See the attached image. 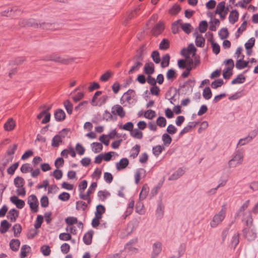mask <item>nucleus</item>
Wrapping results in <instances>:
<instances>
[{"instance_id":"nucleus-1","label":"nucleus","mask_w":258,"mask_h":258,"mask_svg":"<svg viewBox=\"0 0 258 258\" xmlns=\"http://www.w3.org/2000/svg\"><path fill=\"white\" fill-rule=\"evenodd\" d=\"M243 152L242 150H237L232 156V158L228 161L229 168H234L241 165L243 161Z\"/></svg>"},{"instance_id":"nucleus-2","label":"nucleus","mask_w":258,"mask_h":258,"mask_svg":"<svg viewBox=\"0 0 258 258\" xmlns=\"http://www.w3.org/2000/svg\"><path fill=\"white\" fill-rule=\"evenodd\" d=\"M41 59L45 61L51 60L55 62H61L64 64H68L70 62L73 61L72 59L63 58L56 54L47 55L42 57Z\"/></svg>"},{"instance_id":"nucleus-3","label":"nucleus","mask_w":258,"mask_h":258,"mask_svg":"<svg viewBox=\"0 0 258 258\" xmlns=\"http://www.w3.org/2000/svg\"><path fill=\"white\" fill-rule=\"evenodd\" d=\"M132 60L134 62V64L131 67L128 72V77L126 81H133V76H131V75L138 71L143 66L142 60L136 59L134 58H132Z\"/></svg>"},{"instance_id":"nucleus-4","label":"nucleus","mask_w":258,"mask_h":258,"mask_svg":"<svg viewBox=\"0 0 258 258\" xmlns=\"http://www.w3.org/2000/svg\"><path fill=\"white\" fill-rule=\"evenodd\" d=\"M28 204L29 205L30 208L33 212L36 213L38 212L39 203L35 195H31L28 197Z\"/></svg>"},{"instance_id":"nucleus-5","label":"nucleus","mask_w":258,"mask_h":258,"mask_svg":"<svg viewBox=\"0 0 258 258\" xmlns=\"http://www.w3.org/2000/svg\"><path fill=\"white\" fill-rule=\"evenodd\" d=\"M67 128H63L59 133V135H55L52 140L51 146L54 147H57L59 144L62 143V137L64 138L66 135L64 134L65 132H68Z\"/></svg>"},{"instance_id":"nucleus-6","label":"nucleus","mask_w":258,"mask_h":258,"mask_svg":"<svg viewBox=\"0 0 258 258\" xmlns=\"http://www.w3.org/2000/svg\"><path fill=\"white\" fill-rule=\"evenodd\" d=\"M225 216V212L223 210H221L219 213L214 216L212 221L210 223L211 226L212 227H216L224 220Z\"/></svg>"},{"instance_id":"nucleus-7","label":"nucleus","mask_w":258,"mask_h":258,"mask_svg":"<svg viewBox=\"0 0 258 258\" xmlns=\"http://www.w3.org/2000/svg\"><path fill=\"white\" fill-rule=\"evenodd\" d=\"M147 49L146 44H144L142 45L136 51V54L133 58L139 60H143L144 56L146 54V50Z\"/></svg>"},{"instance_id":"nucleus-8","label":"nucleus","mask_w":258,"mask_h":258,"mask_svg":"<svg viewBox=\"0 0 258 258\" xmlns=\"http://www.w3.org/2000/svg\"><path fill=\"white\" fill-rule=\"evenodd\" d=\"M135 92L133 90H128L124 93L122 97V99L127 102L129 104L135 103Z\"/></svg>"},{"instance_id":"nucleus-9","label":"nucleus","mask_w":258,"mask_h":258,"mask_svg":"<svg viewBox=\"0 0 258 258\" xmlns=\"http://www.w3.org/2000/svg\"><path fill=\"white\" fill-rule=\"evenodd\" d=\"M258 134V128L256 130H254L251 132H250L248 134V135L244 138L240 139L237 145V146L240 145V146H243L246 144L245 142H243V141L247 140V142H250L252 140V139L256 136V135Z\"/></svg>"},{"instance_id":"nucleus-10","label":"nucleus","mask_w":258,"mask_h":258,"mask_svg":"<svg viewBox=\"0 0 258 258\" xmlns=\"http://www.w3.org/2000/svg\"><path fill=\"white\" fill-rule=\"evenodd\" d=\"M97 186V183L96 182H93L91 183V185L88 189L86 194H80V197L82 200H87L90 195L94 192L95 188Z\"/></svg>"},{"instance_id":"nucleus-11","label":"nucleus","mask_w":258,"mask_h":258,"mask_svg":"<svg viewBox=\"0 0 258 258\" xmlns=\"http://www.w3.org/2000/svg\"><path fill=\"white\" fill-rule=\"evenodd\" d=\"M162 251V244L160 242H156L153 245V251L151 258H156Z\"/></svg>"},{"instance_id":"nucleus-12","label":"nucleus","mask_w":258,"mask_h":258,"mask_svg":"<svg viewBox=\"0 0 258 258\" xmlns=\"http://www.w3.org/2000/svg\"><path fill=\"white\" fill-rule=\"evenodd\" d=\"M111 112L114 115L117 114L121 118L124 117L125 115V112L123 110V108L119 105H114L112 108Z\"/></svg>"},{"instance_id":"nucleus-13","label":"nucleus","mask_w":258,"mask_h":258,"mask_svg":"<svg viewBox=\"0 0 258 258\" xmlns=\"http://www.w3.org/2000/svg\"><path fill=\"white\" fill-rule=\"evenodd\" d=\"M19 216V211L15 209L10 210L7 215V218L11 222H16Z\"/></svg>"},{"instance_id":"nucleus-14","label":"nucleus","mask_w":258,"mask_h":258,"mask_svg":"<svg viewBox=\"0 0 258 258\" xmlns=\"http://www.w3.org/2000/svg\"><path fill=\"white\" fill-rule=\"evenodd\" d=\"M11 202L15 204L16 206L20 209L23 208L25 206V202L21 199H19L17 196H14L10 198Z\"/></svg>"},{"instance_id":"nucleus-15","label":"nucleus","mask_w":258,"mask_h":258,"mask_svg":"<svg viewBox=\"0 0 258 258\" xmlns=\"http://www.w3.org/2000/svg\"><path fill=\"white\" fill-rule=\"evenodd\" d=\"M155 72V67L153 62H146L144 67V72L146 75H152Z\"/></svg>"},{"instance_id":"nucleus-16","label":"nucleus","mask_w":258,"mask_h":258,"mask_svg":"<svg viewBox=\"0 0 258 258\" xmlns=\"http://www.w3.org/2000/svg\"><path fill=\"white\" fill-rule=\"evenodd\" d=\"M187 59V68L181 74V77L183 78H187L189 76V73L192 70L191 65L193 64V60L190 57Z\"/></svg>"},{"instance_id":"nucleus-17","label":"nucleus","mask_w":258,"mask_h":258,"mask_svg":"<svg viewBox=\"0 0 258 258\" xmlns=\"http://www.w3.org/2000/svg\"><path fill=\"white\" fill-rule=\"evenodd\" d=\"M129 161L126 158H123L116 163V168L117 170H120L125 168L128 165Z\"/></svg>"},{"instance_id":"nucleus-18","label":"nucleus","mask_w":258,"mask_h":258,"mask_svg":"<svg viewBox=\"0 0 258 258\" xmlns=\"http://www.w3.org/2000/svg\"><path fill=\"white\" fill-rule=\"evenodd\" d=\"M185 172L183 168H179L176 171L173 173L169 178L170 180H176L181 176Z\"/></svg>"},{"instance_id":"nucleus-19","label":"nucleus","mask_w":258,"mask_h":258,"mask_svg":"<svg viewBox=\"0 0 258 258\" xmlns=\"http://www.w3.org/2000/svg\"><path fill=\"white\" fill-rule=\"evenodd\" d=\"M55 119L57 121H61L66 118V113L61 109H57L54 113Z\"/></svg>"},{"instance_id":"nucleus-20","label":"nucleus","mask_w":258,"mask_h":258,"mask_svg":"<svg viewBox=\"0 0 258 258\" xmlns=\"http://www.w3.org/2000/svg\"><path fill=\"white\" fill-rule=\"evenodd\" d=\"M164 207L162 204V200H160L158 204L157 208L156 210V215L157 218L160 219L162 218L164 214Z\"/></svg>"},{"instance_id":"nucleus-21","label":"nucleus","mask_w":258,"mask_h":258,"mask_svg":"<svg viewBox=\"0 0 258 258\" xmlns=\"http://www.w3.org/2000/svg\"><path fill=\"white\" fill-rule=\"evenodd\" d=\"M15 121L12 118H10L4 124V127L7 131H11L15 127Z\"/></svg>"},{"instance_id":"nucleus-22","label":"nucleus","mask_w":258,"mask_h":258,"mask_svg":"<svg viewBox=\"0 0 258 258\" xmlns=\"http://www.w3.org/2000/svg\"><path fill=\"white\" fill-rule=\"evenodd\" d=\"M198 124V122H189V124L185 126L180 132L179 137H181L183 134L189 132L192 128L195 127Z\"/></svg>"},{"instance_id":"nucleus-23","label":"nucleus","mask_w":258,"mask_h":258,"mask_svg":"<svg viewBox=\"0 0 258 258\" xmlns=\"http://www.w3.org/2000/svg\"><path fill=\"white\" fill-rule=\"evenodd\" d=\"M239 13L236 10H232L229 16V22L234 24L238 20Z\"/></svg>"},{"instance_id":"nucleus-24","label":"nucleus","mask_w":258,"mask_h":258,"mask_svg":"<svg viewBox=\"0 0 258 258\" xmlns=\"http://www.w3.org/2000/svg\"><path fill=\"white\" fill-rule=\"evenodd\" d=\"M150 84L152 87L150 89L151 93L152 95H158L160 91V89L158 87L156 86V84L158 83L159 84H162L163 82H148Z\"/></svg>"},{"instance_id":"nucleus-25","label":"nucleus","mask_w":258,"mask_h":258,"mask_svg":"<svg viewBox=\"0 0 258 258\" xmlns=\"http://www.w3.org/2000/svg\"><path fill=\"white\" fill-rule=\"evenodd\" d=\"M164 29V27L163 23L159 22L153 28V33L154 35H158L161 33Z\"/></svg>"},{"instance_id":"nucleus-26","label":"nucleus","mask_w":258,"mask_h":258,"mask_svg":"<svg viewBox=\"0 0 258 258\" xmlns=\"http://www.w3.org/2000/svg\"><path fill=\"white\" fill-rule=\"evenodd\" d=\"M244 55H242V58H240V59L237 60L235 66L237 69L241 70L247 67L248 61L244 60Z\"/></svg>"},{"instance_id":"nucleus-27","label":"nucleus","mask_w":258,"mask_h":258,"mask_svg":"<svg viewBox=\"0 0 258 258\" xmlns=\"http://www.w3.org/2000/svg\"><path fill=\"white\" fill-rule=\"evenodd\" d=\"M20 245V241L18 239H13L10 241V248L14 251H17L19 250Z\"/></svg>"},{"instance_id":"nucleus-28","label":"nucleus","mask_w":258,"mask_h":258,"mask_svg":"<svg viewBox=\"0 0 258 258\" xmlns=\"http://www.w3.org/2000/svg\"><path fill=\"white\" fill-rule=\"evenodd\" d=\"M11 226V224L6 220H3L1 223L0 232L2 234L5 233L8 231Z\"/></svg>"},{"instance_id":"nucleus-29","label":"nucleus","mask_w":258,"mask_h":258,"mask_svg":"<svg viewBox=\"0 0 258 258\" xmlns=\"http://www.w3.org/2000/svg\"><path fill=\"white\" fill-rule=\"evenodd\" d=\"M93 234V231H89L84 235L83 241L86 245H90L92 243Z\"/></svg>"},{"instance_id":"nucleus-30","label":"nucleus","mask_w":258,"mask_h":258,"mask_svg":"<svg viewBox=\"0 0 258 258\" xmlns=\"http://www.w3.org/2000/svg\"><path fill=\"white\" fill-rule=\"evenodd\" d=\"M24 24L28 27H33L34 28H39V23H38L36 20L33 19L25 20L24 21Z\"/></svg>"},{"instance_id":"nucleus-31","label":"nucleus","mask_w":258,"mask_h":258,"mask_svg":"<svg viewBox=\"0 0 258 258\" xmlns=\"http://www.w3.org/2000/svg\"><path fill=\"white\" fill-rule=\"evenodd\" d=\"M170 56L168 53L164 55L162 57L161 67L163 68L168 67L170 62Z\"/></svg>"},{"instance_id":"nucleus-32","label":"nucleus","mask_w":258,"mask_h":258,"mask_svg":"<svg viewBox=\"0 0 258 258\" xmlns=\"http://www.w3.org/2000/svg\"><path fill=\"white\" fill-rule=\"evenodd\" d=\"M181 11V7L179 5L175 4L169 10L168 13L171 15H176Z\"/></svg>"},{"instance_id":"nucleus-33","label":"nucleus","mask_w":258,"mask_h":258,"mask_svg":"<svg viewBox=\"0 0 258 258\" xmlns=\"http://www.w3.org/2000/svg\"><path fill=\"white\" fill-rule=\"evenodd\" d=\"M105 212V208L102 205H98L96 206L95 215L102 218V215Z\"/></svg>"},{"instance_id":"nucleus-34","label":"nucleus","mask_w":258,"mask_h":258,"mask_svg":"<svg viewBox=\"0 0 258 258\" xmlns=\"http://www.w3.org/2000/svg\"><path fill=\"white\" fill-rule=\"evenodd\" d=\"M14 185L17 188L24 186L25 184V180L23 178L20 176H17L14 181Z\"/></svg>"},{"instance_id":"nucleus-35","label":"nucleus","mask_w":258,"mask_h":258,"mask_svg":"<svg viewBox=\"0 0 258 258\" xmlns=\"http://www.w3.org/2000/svg\"><path fill=\"white\" fill-rule=\"evenodd\" d=\"M177 77V74L173 69H169L166 74V77L168 80H173L176 79Z\"/></svg>"},{"instance_id":"nucleus-36","label":"nucleus","mask_w":258,"mask_h":258,"mask_svg":"<svg viewBox=\"0 0 258 258\" xmlns=\"http://www.w3.org/2000/svg\"><path fill=\"white\" fill-rule=\"evenodd\" d=\"M63 105L69 114H71L73 112V105L69 100H66L63 102Z\"/></svg>"},{"instance_id":"nucleus-37","label":"nucleus","mask_w":258,"mask_h":258,"mask_svg":"<svg viewBox=\"0 0 258 258\" xmlns=\"http://www.w3.org/2000/svg\"><path fill=\"white\" fill-rule=\"evenodd\" d=\"M31 247L28 245H24L21 248L20 257L21 258H25L27 256V253H29Z\"/></svg>"},{"instance_id":"nucleus-38","label":"nucleus","mask_w":258,"mask_h":258,"mask_svg":"<svg viewBox=\"0 0 258 258\" xmlns=\"http://www.w3.org/2000/svg\"><path fill=\"white\" fill-rule=\"evenodd\" d=\"M149 187H148L147 184L144 185L140 194V199L141 200H143L146 199L148 192H149Z\"/></svg>"},{"instance_id":"nucleus-39","label":"nucleus","mask_w":258,"mask_h":258,"mask_svg":"<svg viewBox=\"0 0 258 258\" xmlns=\"http://www.w3.org/2000/svg\"><path fill=\"white\" fill-rule=\"evenodd\" d=\"M92 151L95 153H97L101 152L102 150L103 146L102 145L98 142H94L91 144Z\"/></svg>"},{"instance_id":"nucleus-40","label":"nucleus","mask_w":258,"mask_h":258,"mask_svg":"<svg viewBox=\"0 0 258 258\" xmlns=\"http://www.w3.org/2000/svg\"><path fill=\"white\" fill-rule=\"evenodd\" d=\"M218 34L220 39L223 40L228 37L229 33L227 28H222L219 31Z\"/></svg>"},{"instance_id":"nucleus-41","label":"nucleus","mask_w":258,"mask_h":258,"mask_svg":"<svg viewBox=\"0 0 258 258\" xmlns=\"http://www.w3.org/2000/svg\"><path fill=\"white\" fill-rule=\"evenodd\" d=\"M130 135L134 138L142 139L143 138V133L138 129L135 128L130 132Z\"/></svg>"},{"instance_id":"nucleus-42","label":"nucleus","mask_w":258,"mask_h":258,"mask_svg":"<svg viewBox=\"0 0 258 258\" xmlns=\"http://www.w3.org/2000/svg\"><path fill=\"white\" fill-rule=\"evenodd\" d=\"M226 8L227 7H225V2L224 1H222L217 5L215 13L220 15L221 13H223Z\"/></svg>"},{"instance_id":"nucleus-43","label":"nucleus","mask_w":258,"mask_h":258,"mask_svg":"<svg viewBox=\"0 0 258 258\" xmlns=\"http://www.w3.org/2000/svg\"><path fill=\"white\" fill-rule=\"evenodd\" d=\"M164 149L165 148L164 146L157 145L153 147V153L155 156L158 157Z\"/></svg>"},{"instance_id":"nucleus-44","label":"nucleus","mask_w":258,"mask_h":258,"mask_svg":"<svg viewBox=\"0 0 258 258\" xmlns=\"http://www.w3.org/2000/svg\"><path fill=\"white\" fill-rule=\"evenodd\" d=\"M170 47V42L167 39H163L159 44V49L161 50H167Z\"/></svg>"},{"instance_id":"nucleus-45","label":"nucleus","mask_w":258,"mask_h":258,"mask_svg":"<svg viewBox=\"0 0 258 258\" xmlns=\"http://www.w3.org/2000/svg\"><path fill=\"white\" fill-rule=\"evenodd\" d=\"M162 140L164 145L167 146H168L172 142L171 137L166 133H165L162 135Z\"/></svg>"},{"instance_id":"nucleus-46","label":"nucleus","mask_w":258,"mask_h":258,"mask_svg":"<svg viewBox=\"0 0 258 258\" xmlns=\"http://www.w3.org/2000/svg\"><path fill=\"white\" fill-rule=\"evenodd\" d=\"M14 234L15 237H19L20 234L22 231V227L19 224H16L13 227Z\"/></svg>"},{"instance_id":"nucleus-47","label":"nucleus","mask_w":258,"mask_h":258,"mask_svg":"<svg viewBox=\"0 0 258 258\" xmlns=\"http://www.w3.org/2000/svg\"><path fill=\"white\" fill-rule=\"evenodd\" d=\"M239 234L238 233H235L232 237L231 244L233 246L234 248L238 245L239 242Z\"/></svg>"},{"instance_id":"nucleus-48","label":"nucleus","mask_w":258,"mask_h":258,"mask_svg":"<svg viewBox=\"0 0 258 258\" xmlns=\"http://www.w3.org/2000/svg\"><path fill=\"white\" fill-rule=\"evenodd\" d=\"M208 28V23L206 21H202L199 26V29L201 33H205Z\"/></svg>"},{"instance_id":"nucleus-49","label":"nucleus","mask_w":258,"mask_h":258,"mask_svg":"<svg viewBox=\"0 0 258 258\" xmlns=\"http://www.w3.org/2000/svg\"><path fill=\"white\" fill-rule=\"evenodd\" d=\"M151 57L156 63H159L161 61L159 52L157 50H154L152 52Z\"/></svg>"},{"instance_id":"nucleus-50","label":"nucleus","mask_w":258,"mask_h":258,"mask_svg":"<svg viewBox=\"0 0 258 258\" xmlns=\"http://www.w3.org/2000/svg\"><path fill=\"white\" fill-rule=\"evenodd\" d=\"M232 70L230 68H225L223 70V76L225 80H228L232 75Z\"/></svg>"},{"instance_id":"nucleus-51","label":"nucleus","mask_w":258,"mask_h":258,"mask_svg":"<svg viewBox=\"0 0 258 258\" xmlns=\"http://www.w3.org/2000/svg\"><path fill=\"white\" fill-rule=\"evenodd\" d=\"M205 39L202 36L201 37H197L195 43L198 47H203L205 45Z\"/></svg>"},{"instance_id":"nucleus-52","label":"nucleus","mask_w":258,"mask_h":258,"mask_svg":"<svg viewBox=\"0 0 258 258\" xmlns=\"http://www.w3.org/2000/svg\"><path fill=\"white\" fill-rule=\"evenodd\" d=\"M110 195V194L106 191L99 190L98 192L97 196L101 201H104L107 196Z\"/></svg>"},{"instance_id":"nucleus-53","label":"nucleus","mask_w":258,"mask_h":258,"mask_svg":"<svg viewBox=\"0 0 258 258\" xmlns=\"http://www.w3.org/2000/svg\"><path fill=\"white\" fill-rule=\"evenodd\" d=\"M255 39L253 37L250 38L247 42L245 43V48L246 50L251 49L254 45Z\"/></svg>"},{"instance_id":"nucleus-54","label":"nucleus","mask_w":258,"mask_h":258,"mask_svg":"<svg viewBox=\"0 0 258 258\" xmlns=\"http://www.w3.org/2000/svg\"><path fill=\"white\" fill-rule=\"evenodd\" d=\"M40 251L45 256L49 255L51 252L50 247L47 245H42L40 248Z\"/></svg>"},{"instance_id":"nucleus-55","label":"nucleus","mask_w":258,"mask_h":258,"mask_svg":"<svg viewBox=\"0 0 258 258\" xmlns=\"http://www.w3.org/2000/svg\"><path fill=\"white\" fill-rule=\"evenodd\" d=\"M182 30L187 34H189L191 31L192 26L189 23H184L181 25Z\"/></svg>"},{"instance_id":"nucleus-56","label":"nucleus","mask_w":258,"mask_h":258,"mask_svg":"<svg viewBox=\"0 0 258 258\" xmlns=\"http://www.w3.org/2000/svg\"><path fill=\"white\" fill-rule=\"evenodd\" d=\"M155 111L151 109H149L147 110L144 114L145 117L149 119H152L153 118L155 117Z\"/></svg>"},{"instance_id":"nucleus-57","label":"nucleus","mask_w":258,"mask_h":258,"mask_svg":"<svg viewBox=\"0 0 258 258\" xmlns=\"http://www.w3.org/2000/svg\"><path fill=\"white\" fill-rule=\"evenodd\" d=\"M87 204L84 201H79L76 203V209L77 210L81 209L84 211L87 209Z\"/></svg>"},{"instance_id":"nucleus-58","label":"nucleus","mask_w":258,"mask_h":258,"mask_svg":"<svg viewBox=\"0 0 258 258\" xmlns=\"http://www.w3.org/2000/svg\"><path fill=\"white\" fill-rule=\"evenodd\" d=\"M156 123L159 127H163L166 125V120L164 117L160 116L157 118Z\"/></svg>"},{"instance_id":"nucleus-59","label":"nucleus","mask_w":258,"mask_h":258,"mask_svg":"<svg viewBox=\"0 0 258 258\" xmlns=\"http://www.w3.org/2000/svg\"><path fill=\"white\" fill-rule=\"evenodd\" d=\"M43 217L42 215H39L37 216L35 224H34V227H35V229H38L41 227V224L43 222Z\"/></svg>"},{"instance_id":"nucleus-60","label":"nucleus","mask_w":258,"mask_h":258,"mask_svg":"<svg viewBox=\"0 0 258 258\" xmlns=\"http://www.w3.org/2000/svg\"><path fill=\"white\" fill-rule=\"evenodd\" d=\"M19 165V162H16L11 165L10 167L7 169L8 173L10 175H13L15 170L17 169Z\"/></svg>"},{"instance_id":"nucleus-61","label":"nucleus","mask_w":258,"mask_h":258,"mask_svg":"<svg viewBox=\"0 0 258 258\" xmlns=\"http://www.w3.org/2000/svg\"><path fill=\"white\" fill-rule=\"evenodd\" d=\"M140 151V146L139 145H136L132 148V153L131 155V156L133 157L134 158L137 157Z\"/></svg>"},{"instance_id":"nucleus-62","label":"nucleus","mask_w":258,"mask_h":258,"mask_svg":"<svg viewBox=\"0 0 258 258\" xmlns=\"http://www.w3.org/2000/svg\"><path fill=\"white\" fill-rule=\"evenodd\" d=\"M120 128L127 131H131L133 130L134 128V124L132 122H127L125 123L122 126H120Z\"/></svg>"},{"instance_id":"nucleus-63","label":"nucleus","mask_w":258,"mask_h":258,"mask_svg":"<svg viewBox=\"0 0 258 258\" xmlns=\"http://www.w3.org/2000/svg\"><path fill=\"white\" fill-rule=\"evenodd\" d=\"M203 97L206 99H209L212 97V92L209 87H206L203 91Z\"/></svg>"},{"instance_id":"nucleus-64","label":"nucleus","mask_w":258,"mask_h":258,"mask_svg":"<svg viewBox=\"0 0 258 258\" xmlns=\"http://www.w3.org/2000/svg\"><path fill=\"white\" fill-rule=\"evenodd\" d=\"M32 167L30 166L29 163H25L23 164L20 168L21 171L23 173H26L29 171H31Z\"/></svg>"}]
</instances>
